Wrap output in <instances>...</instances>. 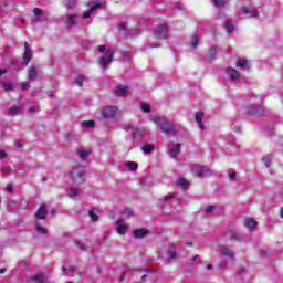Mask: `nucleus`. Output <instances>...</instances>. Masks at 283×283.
Listing matches in <instances>:
<instances>
[{
    "label": "nucleus",
    "mask_w": 283,
    "mask_h": 283,
    "mask_svg": "<svg viewBox=\"0 0 283 283\" xmlns=\"http://www.w3.org/2000/svg\"><path fill=\"white\" fill-rule=\"evenodd\" d=\"M177 185L179 187H181V189H184V191H187V189H189V180H187L186 178H179L177 179Z\"/></svg>",
    "instance_id": "21"
},
{
    "label": "nucleus",
    "mask_w": 283,
    "mask_h": 283,
    "mask_svg": "<svg viewBox=\"0 0 283 283\" xmlns=\"http://www.w3.org/2000/svg\"><path fill=\"white\" fill-rule=\"evenodd\" d=\"M138 132V129H135V132L133 133L134 134V136H136V133Z\"/></svg>",
    "instance_id": "61"
},
{
    "label": "nucleus",
    "mask_w": 283,
    "mask_h": 283,
    "mask_svg": "<svg viewBox=\"0 0 283 283\" xmlns=\"http://www.w3.org/2000/svg\"><path fill=\"white\" fill-rule=\"evenodd\" d=\"M123 222H125V220L123 219L117 220V233L119 235H125V233H127V226L123 224Z\"/></svg>",
    "instance_id": "14"
},
{
    "label": "nucleus",
    "mask_w": 283,
    "mask_h": 283,
    "mask_svg": "<svg viewBox=\"0 0 283 283\" xmlns=\"http://www.w3.org/2000/svg\"><path fill=\"white\" fill-rule=\"evenodd\" d=\"M82 127L94 128L96 127V123H94V120H84L82 123Z\"/></svg>",
    "instance_id": "29"
},
{
    "label": "nucleus",
    "mask_w": 283,
    "mask_h": 283,
    "mask_svg": "<svg viewBox=\"0 0 283 283\" xmlns=\"http://www.w3.org/2000/svg\"><path fill=\"white\" fill-rule=\"evenodd\" d=\"M34 17H42L43 15V9L41 8H34L33 9Z\"/></svg>",
    "instance_id": "39"
},
{
    "label": "nucleus",
    "mask_w": 283,
    "mask_h": 283,
    "mask_svg": "<svg viewBox=\"0 0 283 283\" xmlns=\"http://www.w3.org/2000/svg\"><path fill=\"white\" fill-rule=\"evenodd\" d=\"M6 72H8L6 69L0 70V77L2 76V74H6Z\"/></svg>",
    "instance_id": "52"
},
{
    "label": "nucleus",
    "mask_w": 283,
    "mask_h": 283,
    "mask_svg": "<svg viewBox=\"0 0 283 283\" xmlns=\"http://www.w3.org/2000/svg\"><path fill=\"white\" fill-rule=\"evenodd\" d=\"M210 59H216V46L209 49Z\"/></svg>",
    "instance_id": "41"
},
{
    "label": "nucleus",
    "mask_w": 283,
    "mask_h": 283,
    "mask_svg": "<svg viewBox=\"0 0 283 283\" xmlns=\"http://www.w3.org/2000/svg\"><path fill=\"white\" fill-rule=\"evenodd\" d=\"M191 174L192 176H197V178H207L211 176V170L207 166L195 164Z\"/></svg>",
    "instance_id": "3"
},
{
    "label": "nucleus",
    "mask_w": 283,
    "mask_h": 283,
    "mask_svg": "<svg viewBox=\"0 0 283 283\" xmlns=\"http://www.w3.org/2000/svg\"><path fill=\"white\" fill-rule=\"evenodd\" d=\"M271 157L272 155H268L262 158V161L264 163L265 167H271Z\"/></svg>",
    "instance_id": "34"
},
{
    "label": "nucleus",
    "mask_w": 283,
    "mask_h": 283,
    "mask_svg": "<svg viewBox=\"0 0 283 283\" xmlns=\"http://www.w3.org/2000/svg\"><path fill=\"white\" fill-rule=\"evenodd\" d=\"M21 90H30V82H22Z\"/></svg>",
    "instance_id": "43"
},
{
    "label": "nucleus",
    "mask_w": 283,
    "mask_h": 283,
    "mask_svg": "<svg viewBox=\"0 0 283 283\" xmlns=\"http://www.w3.org/2000/svg\"><path fill=\"white\" fill-rule=\"evenodd\" d=\"M230 240L231 242H240V240H242V235L235 231H230Z\"/></svg>",
    "instance_id": "23"
},
{
    "label": "nucleus",
    "mask_w": 283,
    "mask_h": 283,
    "mask_svg": "<svg viewBox=\"0 0 283 283\" xmlns=\"http://www.w3.org/2000/svg\"><path fill=\"white\" fill-rule=\"evenodd\" d=\"M133 235L135 240H139L140 238H145L146 235H149V230L148 229H136L133 231Z\"/></svg>",
    "instance_id": "9"
},
{
    "label": "nucleus",
    "mask_w": 283,
    "mask_h": 283,
    "mask_svg": "<svg viewBox=\"0 0 283 283\" xmlns=\"http://www.w3.org/2000/svg\"><path fill=\"white\" fill-rule=\"evenodd\" d=\"M18 114H21V106L9 107V111H8L9 116H17Z\"/></svg>",
    "instance_id": "22"
},
{
    "label": "nucleus",
    "mask_w": 283,
    "mask_h": 283,
    "mask_svg": "<svg viewBox=\"0 0 283 283\" xmlns=\"http://www.w3.org/2000/svg\"><path fill=\"white\" fill-rule=\"evenodd\" d=\"M151 120L153 123H156V125L160 126L163 134H166V136H176V134H178L174 122H169L160 116H154L151 117Z\"/></svg>",
    "instance_id": "1"
},
{
    "label": "nucleus",
    "mask_w": 283,
    "mask_h": 283,
    "mask_svg": "<svg viewBox=\"0 0 283 283\" xmlns=\"http://www.w3.org/2000/svg\"><path fill=\"white\" fill-rule=\"evenodd\" d=\"M88 216L93 222H98V214H95L94 210H90Z\"/></svg>",
    "instance_id": "35"
},
{
    "label": "nucleus",
    "mask_w": 283,
    "mask_h": 283,
    "mask_svg": "<svg viewBox=\"0 0 283 283\" xmlns=\"http://www.w3.org/2000/svg\"><path fill=\"white\" fill-rule=\"evenodd\" d=\"M35 229H36V232L41 233L42 235H45V233H48V229H45L39 224L35 226Z\"/></svg>",
    "instance_id": "36"
},
{
    "label": "nucleus",
    "mask_w": 283,
    "mask_h": 283,
    "mask_svg": "<svg viewBox=\"0 0 283 283\" xmlns=\"http://www.w3.org/2000/svg\"><path fill=\"white\" fill-rule=\"evenodd\" d=\"M71 180L76 185H83L85 182V171L81 168H74L71 171Z\"/></svg>",
    "instance_id": "4"
},
{
    "label": "nucleus",
    "mask_w": 283,
    "mask_h": 283,
    "mask_svg": "<svg viewBox=\"0 0 283 283\" xmlns=\"http://www.w3.org/2000/svg\"><path fill=\"white\" fill-rule=\"evenodd\" d=\"M46 217H48V208L45 207V203H42L35 212V218L36 220H45Z\"/></svg>",
    "instance_id": "8"
},
{
    "label": "nucleus",
    "mask_w": 283,
    "mask_h": 283,
    "mask_svg": "<svg viewBox=\"0 0 283 283\" xmlns=\"http://www.w3.org/2000/svg\"><path fill=\"white\" fill-rule=\"evenodd\" d=\"M212 3L216 6V8L224 7V0H212Z\"/></svg>",
    "instance_id": "38"
},
{
    "label": "nucleus",
    "mask_w": 283,
    "mask_h": 283,
    "mask_svg": "<svg viewBox=\"0 0 283 283\" xmlns=\"http://www.w3.org/2000/svg\"><path fill=\"white\" fill-rule=\"evenodd\" d=\"M20 23H25V20H21Z\"/></svg>",
    "instance_id": "62"
},
{
    "label": "nucleus",
    "mask_w": 283,
    "mask_h": 283,
    "mask_svg": "<svg viewBox=\"0 0 283 283\" xmlns=\"http://www.w3.org/2000/svg\"><path fill=\"white\" fill-rule=\"evenodd\" d=\"M97 52H105L104 56L99 57V63L102 65V67H107V65H109V63H112V61H114V50L112 49H107V46H105L104 44L99 45L97 48Z\"/></svg>",
    "instance_id": "2"
},
{
    "label": "nucleus",
    "mask_w": 283,
    "mask_h": 283,
    "mask_svg": "<svg viewBox=\"0 0 283 283\" xmlns=\"http://www.w3.org/2000/svg\"><path fill=\"white\" fill-rule=\"evenodd\" d=\"M227 74L231 81H238V78H240V72L233 67L227 69Z\"/></svg>",
    "instance_id": "13"
},
{
    "label": "nucleus",
    "mask_w": 283,
    "mask_h": 283,
    "mask_svg": "<svg viewBox=\"0 0 283 283\" xmlns=\"http://www.w3.org/2000/svg\"><path fill=\"white\" fill-rule=\"evenodd\" d=\"M77 154L82 160H85V158H87V156H90V154H92V151L85 150V149H78Z\"/></svg>",
    "instance_id": "25"
},
{
    "label": "nucleus",
    "mask_w": 283,
    "mask_h": 283,
    "mask_svg": "<svg viewBox=\"0 0 283 283\" xmlns=\"http://www.w3.org/2000/svg\"><path fill=\"white\" fill-rule=\"evenodd\" d=\"M23 61L25 65H30V61H32V50H30L28 42H24Z\"/></svg>",
    "instance_id": "7"
},
{
    "label": "nucleus",
    "mask_w": 283,
    "mask_h": 283,
    "mask_svg": "<svg viewBox=\"0 0 283 283\" xmlns=\"http://www.w3.org/2000/svg\"><path fill=\"white\" fill-rule=\"evenodd\" d=\"M84 81H85V77L83 75H77L75 78V85H78V87H83Z\"/></svg>",
    "instance_id": "31"
},
{
    "label": "nucleus",
    "mask_w": 283,
    "mask_h": 283,
    "mask_svg": "<svg viewBox=\"0 0 283 283\" xmlns=\"http://www.w3.org/2000/svg\"><path fill=\"white\" fill-rule=\"evenodd\" d=\"M125 211H126L127 216H134V211H132L130 209H126Z\"/></svg>",
    "instance_id": "51"
},
{
    "label": "nucleus",
    "mask_w": 283,
    "mask_h": 283,
    "mask_svg": "<svg viewBox=\"0 0 283 283\" xmlns=\"http://www.w3.org/2000/svg\"><path fill=\"white\" fill-rule=\"evenodd\" d=\"M238 177V174L237 172H230V178L231 179H234V178H237Z\"/></svg>",
    "instance_id": "50"
},
{
    "label": "nucleus",
    "mask_w": 283,
    "mask_h": 283,
    "mask_svg": "<svg viewBox=\"0 0 283 283\" xmlns=\"http://www.w3.org/2000/svg\"><path fill=\"white\" fill-rule=\"evenodd\" d=\"M72 273H76V268H71Z\"/></svg>",
    "instance_id": "59"
},
{
    "label": "nucleus",
    "mask_w": 283,
    "mask_h": 283,
    "mask_svg": "<svg viewBox=\"0 0 283 283\" xmlns=\"http://www.w3.org/2000/svg\"><path fill=\"white\" fill-rule=\"evenodd\" d=\"M76 244H77L78 249H81V251H86L87 248L84 245L83 242L77 241Z\"/></svg>",
    "instance_id": "44"
},
{
    "label": "nucleus",
    "mask_w": 283,
    "mask_h": 283,
    "mask_svg": "<svg viewBox=\"0 0 283 283\" xmlns=\"http://www.w3.org/2000/svg\"><path fill=\"white\" fill-rule=\"evenodd\" d=\"M147 280V274L142 275V282H145Z\"/></svg>",
    "instance_id": "55"
},
{
    "label": "nucleus",
    "mask_w": 283,
    "mask_h": 283,
    "mask_svg": "<svg viewBox=\"0 0 283 283\" xmlns=\"http://www.w3.org/2000/svg\"><path fill=\"white\" fill-rule=\"evenodd\" d=\"M242 12L243 14H251V17H258L260 13L258 12V10L253 9L252 11H249V8L247 7H242Z\"/></svg>",
    "instance_id": "24"
},
{
    "label": "nucleus",
    "mask_w": 283,
    "mask_h": 283,
    "mask_svg": "<svg viewBox=\"0 0 283 283\" xmlns=\"http://www.w3.org/2000/svg\"><path fill=\"white\" fill-rule=\"evenodd\" d=\"M6 190H7L9 193H12V192L14 191V186H12V184H8Z\"/></svg>",
    "instance_id": "46"
},
{
    "label": "nucleus",
    "mask_w": 283,
    "mask_h": 283,
    "mask_svg": "<svg viewBox=\"0 0 283 283\" xmlns=\"http://www.w3.org/2000/svg\"><path fill=\"white\" fill-rule=\"evenodd\" d=\"M97 8H101L99 2H97L93 7H91V10H86L83 14V19H90V17H92V12H96Z\"/></svg>",
    "instance_id": "19"
},
{
    "label": "nucleus",
    "mask_w": 283,
    "mask_h": 283,
    "mask_svg": "<svg viewBox=\"0 0 283 283\" xmlns=\"http://www.w3.org/2000/svg\"><path fill=\"white\" fill-rule=\"evenodd\" d=\"M191 46L192 48H198V43H199V40H198V35H196V34H192L191 35Z\"/></svg>",
    "instance_id": "33"
},
{
    "label": "nucleus",
    "mask_w": 283,
    "mask_h": 283,
    "mask_svg": "<svg viewBox=\"0 0 283 283\" xmlns=\"http://www.w3.org/2000/svg\"><path fill=\"white\" fill-rule=\"evenodd\" d=\"M39 77V71H36V67L32 66L29 69L28 78L29 81H36Z\"/></svg>",
    "instance_id": "17"
},
{
    "label": "nucleus",
    "mask_w": 283,
    "mask_h": 283,
    "mask_svg": "<svg viewBox=\"0 0 283 283\" xmlns=\"http://www.w3.org/2000/svg\"><path fill=\"white\" fill-rule=\"evenodd\" d=\"M207 269H208L209 271H211V269H213V265H212L211 263H209V264L207 265Z\"/></svg>",
    "instance_id": "54"
},
{
    "label": "nucleus",
    "mask_w": 283,
    "mask_h": 283,
    "mask_svg": "<svg viewBox=\"0 0 283 283\" xmlns=\"http://www.w3.org/2000/svg\"><path fill=\"white\" fill-rule=\"evenodd\" d=\"M224 28L228 34H231V32H233V23H231L230 21H226Z\"/></svg>",
    "instance_id": "32"
},
{
    "label": "nucleus",
    "mask_w": 283,
    "mask_h": 283,
    "mask_svg": "<svg viewBox=\"0 0 283 283\" xmlns=\"http://www.w3.org/2000/svg\"><path fill=\"white\" fill-rule=\"evenodd\" d=\"M143 151H144V154H151V151H154V145L147 144V145L143 146Z\"/></svg>",
    "instance_id": "28"
},
{
    "label": "nucleus",
    "mask_w": 283,
    "mask_h": 283,
    "mask_svg": "<svg viewBox=\"0 0 283 283\" xmlns=\"http://www.w3.org/2000/svg\"><path fill=\"white\" fill-rule=\"evenodd\" d=\"M62 271H65V268H63Z\"/></svg>",
    "instance_id": "63"
},
{
    "label": "nucleus",
    "mask_w": 283,
    "mask_h": 283,
    "mask_svg": "<svg viewBox=\"0 0 283 283\" xmlns=\"http://www.w3.org/2000/svg\"><path fill=\"white\" fill-rule=\"evenodd\" d=\"M219 253H221V255H226V258H230L231 260H233V258H235V254L231 251V249H229L226 245L220 247Z\"/></svg>",
    "instance_id": "10"
},
{
    "label": "nucleus",
    "mask_w": 283,
    "mask_h": 283,
    "mask_svg": "<svg viewBox=\"0 0 283 283\" xmlns=\"http://www.w3.org/2000/svg\"><path fill=\"white\" fill-rule=\"evenodd\" d=\"M125 280V273L119 277V282H124Z\"/></svg>",
    "instance_id": "56"
},
{
    "label": "nucleus",
    "mask_w": 283,
    "mask_h": 283,
    "mask_svg": "<svg viewBox=\"0 0 283 283\" xmlns=\"http://www.w3.org/2000/svg\"><path fill=\"white\" fill-rule=\"evenodd\" d=\"M126 166L130 171H136V169H138V163L136 161H128L126 163Z\"/></svg>",
    "instance_id": "27"
},
{
    "label": "nucleus",
    "mask_w": 283,
    "mask_h": 283,
    "mask_svg": "<svg viewBox=\"0 0 283 283\" xmlns=\"http://www.w3.org/2000/svg\"><path fill=\"white\" fill-rule=\"evenodd\" d=\"M71 198H78V188H71Z\"/></svg>",
    "instance_id": "40"
},
{
    "label": "nucleus",
    "mask_w": 283,
    "mask_h": 283,
    "mask_svg": "<svg viewBox=\"0 0 283 283\" xmlns=\"http://www.w3.org/2000/svg\"><path fill=\"white\" fill-rule=\"evenodd\" d=\"M4 92H10L12 90V83L8 82L3 84Z\"/></svg>",
    "instance_id": "42"
},
{
    "label": "nucleus",
    "mask_w": 283,
    "mask_h": 283,
    "mask_svg": "<svg viewBox=\"0 0 283 283\" xmlns=\"http://www.w3.org/2000/svg\"><path fill=\"white\" fill-rule=\"evenodd\" d=\"M178 154H180V144L175 145V146L169 150V156H170V158H174L175 160L178 158Z\"/></svg>",
    "instance_id": "18"
},
{
    "label": "nucleus",
    "mask_w": 283,
    "mask_h": 283,
    "mask_svg": "<svg viewBox=\"0 0 283 283\" xmlns=\"http://www.w3.org/2000/svg\"><path fill=\"white\" fill-rule=\"evenodd\" d=\"M101 114L103 118L109 119V118H116L118 115V107L116 106H105L102 108Z\"/></svg>",
    "instance_id": "5"
},
{
    "label": "nucleus",
    "mask_w": 283,
    "mask_h": 283,
    "mask_svg": "<svg viewBox=\"0 0 283 283\" xmlns=\"http://www.w3.org/2000/svg\"><path fill=\"white\" fill-rule=\"evenodd\" d=\"M67 283H72V282H67Z\"/></svg>",
    "instance_id": "64"
},
{
    "label": "nucleus",
    "mask_w": 283,
    "mask_h": 283,
    "mask_svg": "<svg viewBox=\"0 0 283 283\" xmlns=\"http://www.w3.org/2000/svg\"><path fill=\"white\" fill-rule=\"evenodd\" d=\"M4 158H8V154H6V150H0V160H3Z\"/></svg>",
    "instance_id": "47"
},
{
    "label": "nucleus",
    "mask_w": 283,
    "mask_h": 283,
    "mask_svg": "<svg viewBox=\"0 0 283 283\" xmlns=\"http://www.w3.org/2000/svg\"><path fill=\"white\" fill-rule=\"evenodd\" d=\"M76 21H78V14H70L66 17V25L67 28H74L76 25Z\"/></svg>",
    "instance_id": "12"
},
{
    "label": "nucleus",
    "mask_w": 283,
    "mask_h": 283,
    "mask_svg": "<svg viewBox=\"0 0 283 283\" xmlns=\"http://www.w3.org/2000/svg\"><path fill=\"white\" fill-rule=\"evenodd\" d=\"M211 211H216V206H207L206 213H211Z\"/></svg>",
    "instance_id": "45"
},
{
    "label": "nucleus",
    "mask_w": 283,
    "mask_h": 283,
    "mask_svg": "<svg viewBox=\"0 0 283 283\" xmlns=\"http://www.w3.org/2000/svg\"><path fill=\"white\" fill-rule=\"evenodd\" d=\"M15 145H17L18 149H21V147H23V144H21L20 140L15 142Z\"/></svg>",
    "instance_id": "49"
},
{
    "label": "nucleus",
    "mask_w": 283,
    "mask_h": 283,
    "mask_svg": "<svg viewBox=\"0 0 283 283\" xmlns=\"http://www.w3.org/2000/svg\"><path fill=\"white\" fill-rule=\"evenodd\" d=\"M280 216H281V218L283 219V207H282L281 210H280Z\"/></svg>",
    "instance_id": "58"
},
{
    "label": "nucleus",
    "mask_w": 283,
    "mask_h": 283,
    "mask_svg": "<svg viewBox=\"0 0 283 283\" xmlns=\"http://www.w3.org/2000/svg\"><path fill=\"white\" fill-rule=\"evenodd\" d=\"M166 253L168 255V260H176V258H178V253L172 249H168Z\"/></svg>",
    "instance_id": "26"
},
{
    "label": "nucleus",
    "mask_w": 283,
    "mask_h": 283,
    "mask_svg": "<svg viewBox=\"0 0 283 283\" xmlns=\"http://www.w3.org/2000/svg\"><path fill=\"white\" fill-rule=\"evenodd\" d=\"M168 34H169V27H167L166 24H161L157 27L155 32L156 39H159V40L167 39Z\"/></svg>",
    "instance_id": "6"
},
{
    "label": "nucleus",
    "mask_w": 283,
    "mask_h": 283,
    "mask_svg": "<svg viewBox=\"0 0 283 283\" xmlns=\"http://www.w3.org/2000/svg\"><path fill=\"white\" fill-rule=\"evenodd\" d=\"M29 114H34V107L29 108Z\"/></svg>",
    "instance_id": "53"
},
{
    "label": "nucleus",
    "mask_w": 283,
    "mask_h": 283,
    "mask_svg": "<svg viewBox=\"0 0 283 283\" xmlns=\"http://www.w3.org/2000/svg\"><path fill=\"white\" fill-rule=\"evenodd\" d=\"M0 273H6V269H0Z\"/></svg>",
    "instance_id": "60"
},
{
    "label": "nucleus",
    "mask_w": 283,
    "mask_h": 283,
    "mask_svg": "<svg viewBox=\"0 0 283 283\" xmlns=\"http://www.w3.org/2000/svg\"><path fill=\"white\" fill-rule=\"evenodd\" d=\"M171 198H176V193H171V195L164 197V200H169Z\"/></svg>",
    "instance_id": "48"
},
{
    "label": "nucleus",
    "mask_w": 283,
    "mask_h": 283,
    "mask_svg": "<svg viewBox=\"0 0 283 283\" xmlns=\"http://www.w3.org/2000/svg\"><path fill=\"white\" fill-rule=\"evenodd\" d=\"M202 118H205V112L198 111L195 115V120L200 129H205V124L202 123Z\"/></svg>",
    "instance_id": "11"
},
{
    "label": "nucleus",
    "mask_w": 283,
    "mask_h": 283,
    "mask_svg": "<svg viewBox=\"0 0 283 283\" xmlns=\"http://www.w3.org/2000/svg\"><path fill=\"white\" fill-rule=\"evenodd\" d=\"M235 67H239L240 70H249V61L239 59L235 63Z\"/></svg>",
    "instance_id": "20"
},
{
    "label": "nucleus",
    "mask_w": 283,
    "mask_h": 283,
    "mask_svg": "<svg viewBox=\"0 0 283 283\" xmlns=\"http://www.w3.org/2000/svg\"><path fill=\"white\" fill-rule=\"evenodd\" d=\"M32 282H39V283H44L43 281V274H35L31 276Z\"/></svg>",
    "instance_id": "30"
},
{
    "label": "nucleus",
    "mask_w": 283,
    "mask_h": 283,
    "mask_svg": "<svg viewBox=\"0 0 283 283\" xmlns=\"http://www.w3.org/2000/svg\"><path fill=\"white\" fill-rule=\"evenodd\" d=\"M198 260V256H192L191 262H196Z\"/></svg>",
    "instance_id": "57"
},
{
    "label": "nucleus",
    "mask_w": 283,
    "mask_h": 283,
    "mask_svg": "<svg viewBox=\"0 0 283 283\" xmlns=\"http://www.w3.org/2000/svg\"><path fill=\"white\" fill-rule=\"evenodd\" d=\"M244 226L247 227V229H249V231H253V229L258 227V221H255L254 219L248 218L244 220Z\"/></svg>",
    "instance_id": "16"
},
{
    "label": "nucleus",
    "mask_w": 283,
    "mask_h": 283,
    "mask_svg": "<svg viewBox=\"0 0 283 283\" xmlns=\"http://www.w3.org/2000/svg\"><path fill=\"white\" fill-rule=\"evenodd\" d=\"M142 109H143V112H145V114H149V112H151V106H149V104L145 103V104H142Z\"/></svg>",
    "instance_id": "37"
},
{
    "label": "nucleus",
    "mask_w": 283,
    "mask_h": 283,
    "mask_svg": "<svg viewBox=\"0 0 283 283\" xmlns=\"http://www.w3.org/2000/svg\"><path fill=\"white\" fill-rule=\"evenodd\" d=\"M115 96H127V94H129V88L125 87V86H118L117 88H115L114 91Z\"/></svg>",
    "instance_id": "15"
}]
</instances>
